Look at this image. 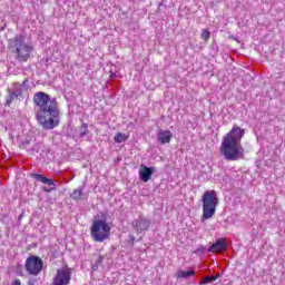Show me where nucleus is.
I'll list each match as a JSON object with an SVG mask.
<instances>
[{"label": "nucleus", "instance_id": "1", "mask_svg": "<svg viewBox=\"0 0 285 285\" xmlns=\"http://www.w3.org/2000/svg\"><path fill=\"white\" fill-rule=\"evenodd\" d=\"M33 104L38 110L36 119L43 130H53L59 126V102L57 98H50V95L38 91L33 95Z\"/></svg>", "mask_w": 285, "mask_h": 285}, {"label": "nucleus", "instance_id": "2", "mask_svg": "<svg viewBox=\"0 0 285 285\" xmlns=\"http://www.w3.org/2000/svg\"><path fill=\"white\" fill-rule=\"evenodd\" d=\"M246 135V130L234 125L233 128L223 138L220 145V155L226 161H237L244 157V147H242V139Z\"/></svg>", "mask_w": 285, "mask_h": 285}, {"label": "nucleus", "instance_id": "3", "mask_svg": "<svg viewBox=\"0 0 285 285\" xmlns=\"http://www.w3.org/2000/svg\"><path fill=\"white\" fill-rule=\"evenodd\" d=\"M8 48L12 55H16V59L19 63H26V61L30 59L32 50H35V47L30 42H26V37H23V35H18L14 38L9 39Z\"/></svg>", "mask_w": 285, "mask_h": 285}, {"label": "nucleus", "instance_id": "4", "mask_svg": "<svg viewBox=\"0 0 285 285\" xmlns=\"http://www.w3.org/2000/svg\"><path fill=\"white\" fill-rule=\"evenodd\" d=\"M217 206H219V198L217 197V191H205L203 195L202 222H206V219H213V217H215V213L217 212Z\"/></svg>", "mask_w": 285, "mask_h": 285}, {"label": "nucleus", "instance_id": "5", "mask_svg": "<svg viewBox=\"0 0 285 285\" xmlns=\"http://www.w3.org/2000/svg\"><path fill=\"white\" fill-rule=\"evenodd\" d=\"M102 219L94 220L90 233L94 242H106L110 237V225L106 220V214L101 213Z\"/></svg>", "mask_w": 285, "mask_h": 285}, {"label": "nucleus", "instance_id": "6", "mask_svg": "<svg viewBox=\"0 0 285 285\" xmlns=\"http://www.w3.org/2000/svg\"><path fill=\"white\" fill-rule=\"evenodd\" d=\"M26 271L29 275H39L43 271V259L35 255L29 256L26 261Z\"/></svg>", "mask_w": 285, "mask_h": 285}, {"label": "nucleus", "instance_id": "7", "mask_svg": "<svg viewBox=\"0 0 285 285\" xmlns=\"http://www.w3.org/2000/svg\"><path fill=\"white\" fill-rule=\"evenodd\" d=\"M72 269L68 266L58 268L51 285H68L70 284Z\"/></svg>", "mask_w": 285, "mask_h": 285}, {"label": "nucleus", "instance_id": "8", "mask_svg": "<svg viewBox=\"0 0 285 285\" xmlns=\"http://www.w3.org/2000/svg\"><path fill=\"white\" fill-rule=\"evenodd\" d=\"M30 177H32L33 179H36V181H40L41 184H46L49 187H43L42 190L45 193H51V190H56L57 189V185L55 184V180L41 175V174H30Z\"/></svg>", "mask_w": 285, "mask_h": 285}, {"label": "nucleus", "instance_id": "9", "mask_svg": "<svg viewBox=\"0 0 285 285\" xmlns=\"http://www.w3.org/2000/svg\"><path fill=\"white\" fill-rule=\"evenodd\" d=\"M131 226L134 227V230L144 233V230H148V228H150V220L144 216H140L139 218L132 220Z\"/></svg>", "mask_w": 285, "mask_h": 285}, {"label": "nucleus", "instance_id": "10", "mask_svg": "<svg viewBox=\"0 0 285 285\" xmlns=\"http://www.w3.org/2000/svg\"><path fill=\"white\" fill-rule=\"evenodd\" d=\"M155 167H146L141 165L139 170L140 181H144L145 184L150 181V179H153V175H155Z\"/></svg>", "mask_w": 285, "mask_h": 285}, {"label": "nucleus", "instance_id": "11", "mask_svg": "<svg viewBox=\"0 0 285 285\" xmlns=\"http://www.w3.org/2000/svg\"><path fill=\"white\" fill-rule=\"evenodd\" d=\"M157 139L161 145L170 144L173 139V131L160 129L157 134Z\"/></svg>", "mask_w": 285, "mask_h": 285}, {"label": "nucleus", "instance_id": "12", "mask_svg": "<svg viewBox=\"0 0 285 285\" xmlns=\"http://www.w3.org/2000/svg\"><path fill=\"white\" fill-rule=\"evenodd\" d=\"M226 250V240L224 238L217 239L208 249L207 253H222Z\"/></svg>", "mask_w": 285, "mask_h": 285}, {"label": "nucleus", "instance_id": "13", "mask_svg": "<svg viewBox=\"0 0 285 285\" xmlns=\"http://www.w3.org/2000/svg\"><path fill=\"white\" fill-rule=\"evenodd\" d=\"M81 197H83V187L75 189L71 194V198H73L75 202H81Z\"/></svg>", "mask_w": 285, "mask_h": 285}, {"label": "nucleus", "instance_id": "14", "mask_svg": "<svg viewBox=\"0 0 285 285\" xmlns=\"http://www.w3.org/2000/svg\"><path fill=\"white\" fill-rule=\"evenodd\" d=\"M193 275H195V271L190 269V271H179L177 273V277L180 279H188V277H193Z\"/></svg>", "mask_w": 285, "mask_h": 285}, {"label": "nucleus", "instance_id": "15", "mask_svg": "<svg viewBox=\"0 0 285 285\" xmlns=\"http://www.w3.org/2000/svg\"><path fill=\"white\" fill-rule=\"evenodd\" d=\"M114 140L116 144H124V141H128V136H126V134L118 132L116 134Z\"/></svg>", "mask_w": 285, "mask_h": 285}, {"label": "nucleus", "instance_id": "16", "mask_svg": "<svg viewBox=\"0 0 285 285\" xmlns=\"http://www.w3.org/2000/svg\"><path fill=\"white\" fill-rule=\"evenodd\" d=\"M79 131V139H83L86 135H88V124L83 122L82 126L78 129Z\"/></svg>", "mask_w": 285, "mask_h": 285}, {"label": "nucleus", "instance_id": "17", "mask_svg": "<svg viewBox=\"0 0 285 285\" xmlns=\"http://www.w3.org/2000/svg\"><path fill=\"white\" fill-rule=\"evenodd\" d=\"M14 99H19V97L16 96L13 91L9 90V95L7 96V100H6V106H11V104H12V101H14Z\"/></svg>", "mask_w": 285, "mask_h": 285}, {"label": "nucleus", "instance_id": "18", "mask_svg": "<svg viewBox=\"0 0 285 285\" xmlns=\"http://www.w3.org/2000/svg\"><path fill=\"white\" fill-rule=\"evenodd\" d=\"M202 39H204L205 41H208V39H210V31L208 29H204L202 35H200Z\"/></svg>", "mask_w": 285, "mask_h": 285}, {"label": "nucleus", "instance_id": "19", "mask_svg": "<svg viewBox=\"0 0 285 285\" xmlns=\"http://www.w3.org/2000/svg\"><path fill=\"white\" fill-rule=\"evenodd\" d=\"M210 283H212L210 276H205L200 279L199 285H206Z\"/></svg>", "mask_w": 285, "mask_h": 285}, {"label": "nucleus", "instance_id": "20", "mask_svg": "<svg viewBox=\"0 0 285 285\" xmlns=\"http://www.w3.org/2000/svg\"><path fill=\"white\" fill-rule=\"evenodd\" d=\"M12 91L17 97H23V90L21 88H14Z\"/></svg>", "mask_w": 285, "mask_h": 285}, {"label": "nucleus", "instance_id": "21", "mask_svg": "<svg viewBox=\"0 0 285 285\" xmlns=\"http://www.w3.org/2000/svg\"><path fill=\"white\" fill-rule=\"evenodd\" d=\"M29 80L24 79L22 83L16 82L14 86H20V88H28Z\"/></svg>", "mask_w": 285, "mask_h": 285}, {"label": "nucleus", "instance_id": "22", "mask_svg": "<svg viewBox=\"0 0 285 285\" xmlns=\"http://www.w3.org/2000/svg\"><path fill=\"white\" fill-rule=\"evenodd\" d=\"M206 250V247H204V245H200L195 253H197L198 255H204Z\"/></svg>", "mask_w": 285, "mask_h": 285}, {"label": "nucleus", "instance_id": "23", "mask_svg": "<svg viewBox=\"0 0 285 285\" xmlns=\"http://www.w3.org/2000/svg\"><path fill=\"white\" fill-rule=\"evenodd\" d=\"M104 259H105V257L102 255L98 256V258L96 261L97 266H101V264H104Z\"/></svg>", "mask_w": 285, "mask_h": 285}, {"label": "nucleus", "instance_id": "24", "mask_svg": "<svg viewBox=\"0 0 285 285\" xmlns=\"http://www.w3.org/2000/svg\"><path fill=\"white\" fill-rule=\"evenodd\" d=\"M26 146H30V140L26 139L21 142L20 148H26Z\"/></svg>", "mask_w": 285, "mask_h": 285}, {"label": "nucleus", "instance_id": "25", "mask_svg": "<svg viewBox=\"0 0 285 285\" xmlns=\"http://www.w3.org/2000/svg\"><path fill=\"white\" fill-rule=\"evenodd\" d=\"M11 285H21V281L19 278H16Z\"/></svg>", "mask_w": 285, "mask_h": 285}, {"label": "nucleus", "instance_id": "26", "mask_svg": "<svg viewBox=\"0 0 285 285\" xmlns=\"http://www.w3.org/2000/svg\"><path fill=\"white\" fill-rule=\"evenodd\" d=\"M26 215L23 214V212L19 215L18 217V224H21V219H23Z\"/></svg>", "mask_w": 285, "mask_h": 285}, {"label": "nucleus", "instance_id": "27", "mask_svg": "<svg viewBox=\"0 0 285 285\" xmlns=\"http://www.w3.org/2000/svg\"><path fill=\"white\" fill-rule=\"evenodd\" d=\"M218 277H219V276H217V275H216V276H210L212 283H213V282H216V279H217Z\"/></svg>", "mask_w": 285, "mask_h": 285}, {"label": "nucleus", "instance_id": "28", "mask_svg": "<svg viewBox=\"0 0 285 285\" xmlns=\"http://www.w3.org/2000/svg\"><path fill=\"white\" fill-rule=\"evenodd\" d=\"M99 265H97V263L92 266V271H98Z\"/></svg>", "mask_w": 285, "mask_h": 285}, {"label": "nucleus", "instance_id": "29", "mask_svg": "<svg viewBox=\"0 0 285 285\" xmlns=\"http://www.w3.org/2000/svg\"><path fill=\"white\" fill-rule=\"evenodd\" d=\"M115 77H117V73H111V75H110V78H111V79H115Z\"/></svg>", "mask_w": 285, "mask_h": 285}, {"label": "nucleus", "instance_id": "30", "mask_svg": "<svg viewBox=\"0 0 285 285\" xmlns=\"http://www.w3.org/2000/svg\"><path fill=\"white\" fill-rule=\"evenodd\" d=\"M131 243L135 244V236H130Z\"/></svg>", "mask_w": 285, "mask_h": 285}, {"label": "nucleus", "instance_id": "31", "mask_svg": "<svg viewBox=\"0 0 285 285\" xmlns=\"http://www.w3.org/2000/svg\"><path fill=\"white\" fill-rule=\"evenodd\" d=\"M159 6H164V1H161V2L159 3Z\"/></svg>", "mask_w": 285, "mask_h": 285}]
</instances>
